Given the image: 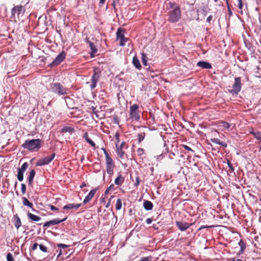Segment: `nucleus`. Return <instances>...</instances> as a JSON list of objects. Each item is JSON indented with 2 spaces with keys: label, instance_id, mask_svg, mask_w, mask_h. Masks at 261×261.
<instances>
[{
  "label": "nucleus",
  "instance_id": "5",
  "mask_svg": "<svg viewBox=\"0 0 261 261\" xmlns=\"http://www.w3.org/2000/svg\"><path fill=\"white\" fill-rule=\"evenodd\" d=\"M242 79L241 77L234 78V82L232 85V89L229 90V92L232 94L237 95L241 91L242 88Z\"/></svg>",
  "mask_w": 261,
  "mask_h": 261
},
{
  "label": "nucleus",
  "instance_id": "32",
  "mask_svg": "<svg viewBox=\"0 0 261 261\" xmlns=\"http://www.w3.org/2000/svg\"><path fill=\"white\" fill-rule=\"evenodd\" d=\"M141 60H142V64L144 66L147 65V58L145 54H144V53H142L141 54Z\"/></svg>",
  "mask_w": 261,
  "mask_h": 261
},
{
  "label": "nucleus",
  "instance_id": "4",
  "mask_svg": "<svg viewBox=\"0 0 261 261\" xmlns=\"http://www.w3.org/2000/svg\"><path fill=\"white\" fill-rule=\"evenodd\" d=\"M100 76L101 71L100 69L97 67H94L93 68V74L91 80V84L90 85V88L92 90L96 87L97 83L98 82Z\"/></svg>",
  "mask_w": 261,
  "mask_h": 261
},
{
  "label": "nucleus",
  "instance_id": "8",
  "mask_svg": "<svg viewBox=\"0 0 261 261\" xmlns=\"http://www.w3.org/2000/svg\"><path fill=\"white\" fill-rule=\"evenodd\" d=\"M125 31L119 28L116 32V37L117 40H120L119 45L123 46L125 45V43L128 40L127 38H125L124 35Z\"/></svg>",
  "mask_w": 261,
  "mask_h": 261
},
{
  "label": "nucleus",
  "instance_id": "14",
  "mask_svg": "<svg viewBox=\"0 0 261 261\" xmlns=\"http://www.w3.org/2000/svg\"><path fill=\"white\" fill-rule=\"evenodd\" d=\"M124 144V142H122L120 145H119V144H116L117 155L121 159H123L124 158V152L122 150V147Z\"/></svg>",
  "mask_w": 261,
  "mask_h": 261
},
{
  "label": "nucleus",
  "instance_id": "19",
  "mask_svg": "<svg viewBox=\"0 0 261 261\" xmlns=\"http://www.w3.org/2000/svg\"><path fill=\"white\" fill-rule=\"evenodd\" d=\"M89 47H90V49L91 50V51L90 53V57L91 58H93L95 56L96 53L97 51V49L96 48V46L93 42H89Z\"/></svg>",
  "mask_w": 261,
  "mask_h": 261
},
{
  "label": "nucleus",
  "instance_id": "61",
  "mask_svg": "<svg viewBox=\"0 0 261 261\" xmlns=\"http://www.w3.org/2000/svg\"><path fill=\"white\" fill-rule=\"evenodd\" d=\"M85 42H87V43H88L89 44V42H91L90 40H89V38H86L85 39Z\"/></svg>",
  "mask_w": 261,
  "mask_h": 261
},
{
  "label": "nucleus",
  "instance_id": "60",
  "mask_svg": "<svg viewBox=\"0 0 261 261\" xmlns=\"http://www.w3.org/2000/svg\"><path fill=\"white\" fill-rule=\"evenodd\" d=\"M86 186V184L85 183V182H83L81 186H80V188H83L85 187Z\"/></svg>",
  "mask_w": 261,
  "mask_h": 261
},
{
  "label": "nucleus",
  "instance_id": "43",
  "mask_svg": "<svg viewBox=\"0 0 261 261\" xmlns=\"http://www.w3.org/2000/svg\"><path fill=\"white\" fill-rule=\"evenodd\" d=\"M238 7L240 10H242L243 9V7L242 1L239 0V1H238ZM241 13H242V11H241Z\"/></svg>",
  "mask_w": 261,
  "mask_h": 261
},
{
  "label": "nucleus",
  "instance_id": "35",
  "mask_svg": "<svg viewBox=\"0 0 261 261\" xmlns=\"http://www.w3.org/2000/svg\"><path fill=\"white\" fill-rule=\"evenodd\" d=\"M122 207V202L120 198H118L116 203V209L117 210H120Z\"/></svg>",
  "mask_w": 261,
  "mask_h": 261
},
{
  "label": "nucleus",
  "instance_id": "21",
  "mask_svg": "<svg viewBox=\"0 0 261 261\" xmlns=\"http://www.w3.org/2000/svg\"><path fill=\"white\" fill-rule=\"evenodd\" d=\"M13 218L14 219V226L17 228V229H18L21 225V222L20 219L17 214L15 215L13 217Z\"/></svg>",
  "mask_w": 261,
  "mask_h": 261
},
{
  "label": "nucleus",
  "instance_id": "26",
  "mask_svg": "<svg viewBox=\"0 0 261 261\" xmlns=\"http://www.w3.org/2000/svg\"><path fill=\"white\" fill-rule=\"evenodd\" d=\"M83 138L85 139V140L89 143L92 147H95V143L89 137L88 134L87 133H85L84 135Z\"/></svg>",
  "mask_w": 261,
  "mask_h": 261
},
{
  "label": "nucleus",
  "instance_id": "46",
  "mask_svg": "<svg viewBox=\"0 0 261 261\" xmlns=\"http://www.w3.org/2000/svg\"><path fill=\"white\" fill-rule=\"evenodd\" d=\"M140 184V177L139 176H137L135 179V186L136 187H138Z\"/></svg>",
  "mask_w": 261,
  "mask_h": 261
},
{
  "label": "nucleus",
  "instance_id": "54",
  "mask_svg": "<svg viewBox=\"0 0 261 261\" xmlns=\"http://www.w3.org/2000/svg\"><path fill=\"white\" fill-rule=\"evenodd\" d=\"M175 153H173V152H170L169 154V158L170 159H173V157L175 156Z\"/></svg>",
  "mask_w": 261,
  "mask_h": 261
},
{
  "label": "nucleus",
  "instance_id": "9",
  "mask_svg": "<svg viewBox=\"0 0 261 261\" xmlns=\"http://www.w3.org/2000/svg\"><path fill=\"white\" fill-rule=\"evenodd\" d=\"M55 153H53L49 156L45 157L43 159H40L36 162V165L37 166H42L48 165L54 159Z\"/></svg>",
  "mask_w": 261,
  "mask_h": 261
},
{
  "label": "nucleus",
  "instance_id": "42",
  "mask_svg": "<svg viewBox=\"0 0 261 261\" xmlns=\"http://www.w3.org/2000/svg\"><path fill=\"white\" fill-rule=\"evenodd\" d=\"M119 137H120V134H119V132H116L115 134V138L116 140V144H118L120 142Z\"/></svg>",
  "mask_w": 261,
  "mask_h": 261
},
{
  "label": "nucleus",
  "instance_id": "64",
  "mask_svg": "<svg viewBox=\"0 0 261 261\" xmlns=\"http://www.w3.org/2000/svg\"><path fill=\"white\" fill-rule=\"evenodd\" d=\"M109 203H108V204H107V205H106V207L107 208H108V207H109Z\"/></svg>",
  "mask_w": 261,
  "mask_h": 261
},
{
  "label": "nucleus",
  "instance_id": "18",
  "mask_svg": "<svg viewBox=\"0 0 261 261\" xmlns=\"http://www.w3.org/2000/svg\"><path fill=\"white\" fill-rule=\"evenodd\" d=\"M210 140L212 142L217 144H219L224 148H226L227 146V144L226 142L221 141L220 139L218 138H212Z\"/></svg>",
  "mask_w": 261,
  "mask_h": 261
},
{
  "label": "nucleus",
  "instance_id": "58",
  "mask_svg": "<svg viewBox=\"0 0 261 261\" xmlns=\"http://www.w3.org/2000/svg\"><path fill=\"white\" fill-rule=\"evenodd\" d=\"M213 227L212 226H201L200 228H199V230H201L203 228H209V227Z\"/></svg>",
  "mask_w": 261,
  "mask_h": 261
},
{
  "label": "nucleus",
  "instance_id": "12",
  "mask_svg": "<svg viewBox=\"0 0 261 261\" xmlns=\"http://www.w3.org/2000/svg\"><path fill=\"white\" fill-rule=\"evenodd\" d=\"M67 219V217L63 219H60L59 218L55 219L54 220H51L48 221H46L45 223L43 224L44 227H47L51 225H55L57 224H58L62 222L65 221Z\"/></svg>",
  "mask_w": 261,
  "mask_h": 261
},
{
  "label": "nucleus",
  "instance_id": "55",
  "mask_svg": "<svg viewBox=\"0 0 261 261\" xmlns=\"http://www.w3.org/2000/svg\"><path fill=\"white\" fill-rule=\"evenodd\" d=\"M152 220L151 218H147L146 220L147 224H150L151 223Z\"/></svg>",
  "mask_w": 261,
  "mask_h": 261
},
{
  "label": "nucleus",
  "instance_id": "62",
  "mask_svg": "<svg viewBox=\"0 0 261 261\" xmlns=\"http://www.w3.org/2000/svg\"><path fill=\"white\" fill-rule=\"evenodd\" d=\"M232 261H243L242 259H236V258H233L232 259Z\"/></svg>",
  "mask_w": 261,
  "mask_h": 261
},
{
  "label": "nucleus",
  "instance_id": "25",
  "mask_svg": "<svg viewBox=\"0 0 261 261\" xmlns=\"http://www.w3.org/2000/svg\"><path fill=\"white\" fill-rule=\"evenodd\" d=\"M27 215L29 218L33 221H39L41 219L39 216L35 215L30 212L28 213Z\"/></svg>",
  "mask_w": 261,
  "mask_h": 261
},
{
  "label": "nucleus",
  "instance_id": "31",
  "mask_svg": "<svg viewBox=\"0 0 261 261\" xmlns=\"http://www.w3.org/2000/svg\"><path fill=\"white\" fill-rule=\"evenodd\" d=\"M106 166H114V162L110 155L106 156Z\"/></svg>",
  "mask_w": 261,
  "mask_h": 261
},
{
  "label": "nucleus",
  "instance_id": "22",
  "mask_svg": "<svg viewBox=\"0 0 261 261\" xmlns=\"http://www.w3.org/2000/svg\"><path fill=\"white\" fill-rule=\"evenodd\" d=\"M143 207L146 211H150L153 208V205L151 201L145 200L143 203Z\"/></svg>",
  "mask_w": 261,
  "mask_h": 261
},
{
  "label": "nucleus",
  "instance_id": "17",
  "mask_svg": "<svg viewBox=\"0 0 261 261\" xmlns=\"http://www.w3.org/2000/svg\"><path fill=\"white\" fill-rule=\"evenodd\" d=\"M36 172L35 170L32 169L30 171L29 175L28 177V180L29 186H32L33 180L35 175Z\"/></svg>",
  "mask_w": 261,
  "mask_h": 261
},
{
  "label": "nucleus",
  "instance_id": "30",
  "mask_svg": "<svg viewBox=\"0 0 261 261\" xmlns=\"http://www.w3.org/2000/svg\"><path fill=\"white\" fill-rule=\"evenodd\" d=\"M250 133L256 138L258 140L261 142V133L259 132H254L253 130L250 131Z\"/></svg>",
  "mask_w": 261,
  "mask_h": 261
},
{
  "label": "nucleus",
  "instance_id": "3",
  "mask_svg": "<svg viewBox=\"0 0 261 261\" xmlns=\"http://www.w3.org/2000/svg\"><path fill=\"white\" fill-rule=\"evenodd\" d=\"M50 88L51 91L59 96L67 95L69 92V89L60 83H54L51 84Z\"/></svg>",
  "mask_w": 261,
  "mask_h": 261
},
{
  "label": "nucleus",
  "instance_id": "45",
  "mask_svg": "<svg viewBox=\"0 0 261 261\" xmlns=\"http://www.w3.org/2000/svg\"><path fill=\"white\" fill-rule=\"evenodd\" d=\"M57 247H59V248H62V249H65V248H66L68 247V245H66L65 244H58L57 245Z\"/></svg>",
  "mask_w": 261,
  "mask_h": 261
},
{
  "label": "nucleus",
  "instance_id": "27",
  "mask_svg": "<svg viewBox=\"0 0 261 261\" xmlns=\"http://www.w3.org/2000/svg\"><path fill=\"white\" fill-rule=\"evenodd\" d=\"M124 179L122 176L121 175H119L118 177H117L115 180V184L116 185H121L124 182Z\"/></svg>",
  "mask_w": 261,
  "mask_h": 261
},
{
  "label": "nucleus",
  "instance_id": "38",
  "mask_svg": "<svg viewBox=\"0 0 261 261\" xmlns=\"http://www.w3.org/2000/svg\"><path fill=\"white\" fill-rule=\"evenodd\" d=\"M113 122L116 124H119L120 122V119L117 115H114L113 117Z\"/></svg>",
  "mask_w": 261,
  "mask_h": 261
},
{
  "label": "nucleus",
  "instance_id": "48",
  "mask_svg": "<svg viewBox=\"0 0 261 261\" xmlns=\"http://www.w3.org/2000/svg\"><path fill=\"white\" fill-rule=\"evenodd\" d=\"M182 147L186 150H188V151H191V152H194L193 150H192L190 147H189L188 146L186 145H182Z\"/></svg>",
  "mask_w": 261,
  "mask_h": 261
},
{
  "label": "nucleus",
  "instance_id": "6",
  "mask_svg": "<svg viewBox=\"0 0 261 261\" xmlns=\"http://www.w3.org/2000/svg\"><path fill=\"white\" fill-rule=\"evenodd\" d=\"M25 12L23 7L21 5L15 6L11 11L12 18L14 19L16 18L19 19L20 16H22Z\"/></svg>",
  "mask_w": 261,
  "mask_h": 261
},
{
  "label": "nucleus",
  "instance_id": "28",
  "mask_svg": "<svg viewBox=\"0 0 261 261\" xmlns=\"http://www.w3.org/2000/svg\"><path fill=\"white\" fill-rule=\"evenodd\" d=\"M74 132V128L70 126H64L61 130V133H72Z\"/></svg>",
  "mask_w": 261,
  "mask_h": 261
},
{
  "label": "nucleus",
  "instance_id": "50",
  "mask_svg": "<svg viewBox=\"0 0 261 261\" xmlns=\"http://www.w3.org/2000/svg\"><path fill=\"white\" fill-rule=\"evenodd\" d=\"M207 10H208V8H207V7H203V8H202V11L203 12V14H204L205 15H206Z\"/></svg>",
  "mask_w": 261,
  "mask_h": 261
},
{
  "label": "nucleus",
  "instance_id": "37",
  "mask_svg": "<svg viewBox=\"0 0 261 261\" xmlns=\"http://www.w3.org/2000/svg\"><path fill=\"white\" fill-rule=\"evenodd\" d=\"M40 249L43 252H46L47 251V248L46 246L43 244H40L39 246Z\"/></svg>",
  "mask_w": 261,
  "mask_h": 261
},
{
  "label": "nucleus",
  "instance_id": "59",
  "mask_svg": "<svg viewBox=\"0 0 261 261\" xmlns=\"http://www.w3.org/2000/svg\"><path fill=\"white\" fill-rule=\"evenodd\" d=\"M105 1L106 0H100V1H99L100 6L102 5L105 3Z\"/></svg>",
  "mask_w": 261,
  "mask_h": 261
},
{
  "label": "nucleus",
  "instance_id": "15",
  "mask_svg": "<svg viewBox=\"0 0 261 261\" xmlns=\"http://www.w3.org/2000/svg\"><path fill=\"white\" fill-rule=\"evenodd\" d=\"M97 190V188H95V189L91 190L90 192L89 193V194L86 196V197L84 199V200L83 201V203L86 204L88 202H89L92 199L93 196H94Z\"/></svg>",
  "mask_w": 261,
  "mask_h": 261
},
{
  "label": "nucleus",
  "instance_id": "24",
  "mask_svg": "<svg viewBox=\"0 0 261 261\" xmlns=\"http://www.w3.org/2000/svg\"><path fill=\"white\" fill-rule=\"evenodd\" d=\"M133 63L134 66L138 69H140L141 68V65L140 64V61L138 58L135 56L133 59Z\"/></svg>",
  "mask_w": 261,
  "mask_h": 261
},
{
  "label": "nucleus",
  "instance_id": "10",
  "mask_svg": "<svg viewBox=\"0 0 261 261\" xmlns=\"http://www.w3.org/2000/svg\"><path fill=\"white\" fill-rule=\"evenodd\" d=\"M65 57L66 53L64 51H62L56 57L49 66L53 67L59 65L65 59Z\"/></svg>",
  "mask_w": 261,
  "mask_h": 261
},
{
  "label": "nucleus",
  "instance_id": "2",
  "mask_svg": "<svg viewBox=\"0 0 261 261\" xmlns=\"http://www.w3.org/2000/svg\"><path fill=\"white\" fill-rule=\"evenodd\" d=\"M21 146L30 151H37L41 148V140L39 139L26 140Z\"/></svg>",
  "mask_w": 261,
  "mask_h": 261
},
{
  "label": "nucleus",
  "instance_id": "41",
  "mask_svg": "<svg viewBox=\"0 0 261 261\" xmlns=\"http://www.w3.org/2000/svg\"><path fill=\"white\" fill-rule=\"evenodd\" d=\"M21 191L22 194L23 195L26 192V186L24 184H21Z\"/></svg>",
  "mask_w": 261,
  "mask_h": 261
},
{
  "label": "nucleus",
  "instance_id": "52",
  "mask_svg": "<svg viewBox=\"0 0 261 261\" xmlns=\"http://www.w3.org/2000/svg\"><path fill=\"white\" fill-rule=\"evenodd\" d=\"M113 187V185H111L109 188H108L106 190V191H105V194H107L109 193V191L110 190V189H111Z\"/></svg>",
  "mask_w": 261,
  "mask_h": 261
},
{
  "label": "nucleus",
  "instance_id": "39",
  "mask_svg": "<svg viewBox=\"0 0 261 261\" xmlns=\"http://www.w3.org/2000/svg\"><path fill=\"white\" fill-rule=\"evenodd\" d=\"M221 124H222L221 126L223 127H224V128H225L226 129L229 128L230 127V126L229 123H228V122H223H223H221Z\"/></svg>",
  "mask_w": 261,
  "mask_h": 261
},
{
  "label": "nucleus",
  "instance_id": "29",
  "mask_svg": "<svg viewBox=\"0 0 261 261\" xmlns=\"http://www.w3.org/2000/svg\"><path fill=\"white\" fill-rule=\"evenodd\" d=\"M22 203L25 206H27L31 208H33V204L30 201L28 200V199L25 197H22Z\"/></svg>",
  "mask_w": 261,
  "mask_h": 261
},
{
  "label": "nucleus",
  "instance_id": "57",
  "mask_svg": "<svg viewBox=\"0 0 261 261\" xmlns=\"http://www.w3.org/2000/svg\"><path fill=\"white\" fill-rule=\"evenodd\" d=\"M102 150H103V153H104V154H105V156H107H107H108V155H109V154H108V153L107 152V150H106V149H105V148H102Z\"/></svg>",
  "mask_w": 261,
  "mask_h": 261
},
{
  "label": "nucleus",
  "instance_id": "47",
  "mask_svg": "<svg viewBox=\"0 0 261 261\" xmlns=\"http://www.w3.org/2000/svg\"><path fill=\"white\" fill-rule=\"evenodd\" d=\"M226 4H227V8H228V14L229 15H232V12L231 11V9L230 8V6H229V5L228 4V2L227 0H226Z\"/></svg>",
  "mask_w": 261,
  "mask_h": 261
},
{
  "label": "nucleus",
  "instance_id": "33",
  "mask_svg": "<svg viewBox=\"0 0 261 261\" xmlns=\"http://www.w3.org/2000/svg\"><path fill=\"white\" fill-rule=\"evenodd\" d=\"M145 137V133H141L138 134V138H137L138 142L139 143L141 142V141H142L144 140Z\"/></svg>",
  "mask_w": 261,
  "mask_h": 261
},
{
  "label": "nucleus",
  "instance_id": "1",
  "mask_svg": "<svg viewBox=\"0 0 261 261\" xmlns=\"http://www.w3.org/2000/svg\"><path fill=\"white\" fill-rule=\"evenodd\" d=\"M168 21L172 23L178 21L181 18V9L178 5L174 2H169L167 6Z\"/></svg>",
  "mask_w": 261,
  "mask_h": 261
},
{
  "label": "nucleus",
  "instance_id": "63",
  "mask_svg": "<svg viewBox=\"0 0 261 261\" xmlns=\"http://www.w3.org/2000/svg\"><path fill=\"white\" fill-rule=\"evenodd\" d=\"M62 254L61 249L60 250L58 256H59Z\"/></svg>",
  "mask_w": 261,
  "mask_h": 261
},
{
  "label": "nucleus",
  "instance_id": "7",
  "mask_svg": "<svg viewBox=\"0 0 261 261\" xmlns=\"http://www.w3.org/2000/svg\"><path fill=\"white\" fill-rule=\"evenodd\" d=\"M139 106L137 104H134L130 107V118L133 120H139L140 116L138 112Z\"/></svg>",
  "mask_w": 261,
  "mask_h": 261
},
{
  "label": "nucleus",
  "instance_id": "51",
  "mask_svg": "<svg viewBox=\"0 0 261 261\" xmlns=\"http://www.w3.org/2000/svg\"><path fill=\"white\" fill-rule=\"evenodd\" d=\"M38 246V245L37 243H34L32 246V249L33 250H35L37 248Z\"/></svg>",
  "mask_w": 261,
  "mask_h": 261
},
{
  "label": "nucleus",
  "instance_id": "11",
  "mask_svg": "<svg viewBox=\"0 0 261 261\" xmlns=\"http://www.w3.org/2000/svg\"><path fill=\"white\" fill-rule=\"evenodd\" d=\"M29 166L27 162L24 163L20 168L18 169L17 177L19 181H22L23 179V174Z\"/></svg>",
  "mask_w": 261,
  "mask_h": 261
},
{
  "label": "nucleus",
  "instance_id": "13",
  "mask_svg": "<svg viewBox=\"0 0 261 261\" xmlns=\"http://www.w3.org/2000/svg\"><path fill=\"white\" fill-rule=\"evenodd\" d=\"M175 224L178 228L181 231H185L192 225V224L182 221H176Z\"/></svg>",
  "mask_w": 261,
  "mask_h": 261
},
{
  "label": "nucleus",
  "instance_id": "53",
  "mask_svg": "<svg viewBox=\"0 0 261 261\" xmlns=\"http://www.w3.org/2000/svg\"><path fill=\"white\" fill-rule=\"evenodd\" d=\"M213 19V16L212 15H210L206 19V21L208 23H210L211 20H212Z\"/></svg>",
  "mask_w": 261,
  "mask_h": 261
},
{
  "label": "nucleus",
  "instance_id": "20",
  "mask_svg": "<svg viewBox=\"0 0 261 261\" xmlns=\"http://www.w3.org/2000/svg\"><path fill=\"white\" fill-rule=\"evenodd\" d=\"M81 204H82L81 203L76 204H75L73 203H69V204L64 205L63 206V209L64 210H71L72 208L77 209L81 206Z\"/></svg>",
  "mask_w": 261,
  "mask_h": 261
},
{
  "label": "nucleus",
  "instance_id": "23",
  "mask_svg": "<svg viewBox=\"0 0 261 261\" xmlns=\"http://www.w3.org/2000/svg\"><path fill=\"white\" fill-rule=\"evenodd\" d=\"M238 245L240 247V250L238 252L239 255H241L243 254L246 249V244L244 242V241L242 240H240Z\"/></svg>",
  "mask_w": 261,
  "mask_h": 261
},
{
  "label": "nucleus",
  "instance_id": "34",
  "mask_svg": "<svg viewBox=\"0 0 261 261\" xmlns=\"http://www.w3.org/2000/svg\"><path fill=\"white\" fill-rule=\"evenodd\" d=\"M114 167V166H106V170L107 173L110 174L112 175L113 173V168Z\"/></svg>",
  "mask_w": 261,
  "mask_h": 261
},
{
  "label": "nucleus",
  "instance_id": "49",
  "mask_svg": "<svg viewBox=\"0 0 261 261\" xmlns=\"http://www.w3.org/2000/svg\"><path fill=\"white\" fill-rule=\"evenodd\" d=\"M48 206L50 207L51 211H58L59 210L57 207L51 204H49Z\"/></svg>",
  "mask_w": 261,
  "mask_h": 261
},
{
  "label": "nucleus",
  "instance_id": "40",
  "mask_svg": "<svg viewBox=\"0 0 261 261\" xmlns=\"http://www.w3.org/2000/svg\"><path fill=\"white\" fill-rule=\"evenodd\" d=\"M7 261H14V258L12 254L11 253H8L7 255Z\"/></svg>",
  "mask_w": 261,
  "mask_h": 261
},
{
  "label": "nucleus",
  "instance_id": "16",
  "mask_svg": "<svg viewBox=\"0 0 261 261\" xmlns=\"http://www.w3.org/2000/svg\"><path fill=\"white\" fill-rule=\"evenodd\" d=\"M197 66L202 69H209L212 68L211 64L206 61H199L197 63Z\"/></svg>",
  "mask_w": 261,
  "mask_h": 261
},
{
  "label": "nucleus",
  "instance_id": "44",
  "mask_svg": "<svg viewBox=\"0 0 261 261\" xmlns=\"http://www.w3.org/2000/svg\"><path fill=\"white\" fill-rule=\"evenodd\" d=\"M137 153L139 155H142L144 153V150L143 148H139L137 150Z\"/></svg>",
  "mask_w": 261,
  "mask_h": 261
},
{
  "label": "nucleus",
  "instance_id": "36",
  "mask_svg": "<svg viewBox=\"0 0 261 261\" xmlns=\"http://www.w3.org/2000/svg\"><path fill=\"white\" fill-rule=\"evenodd\" d=\"M227 164L229 168L230 172H233L234 170V168L232 166V165L231 164V162L228 160H227Z\"/></svg>",
  "mask_w": 261,
  "mask_h": 261
},
{
  "label": "nucleus",
  "instance_id": "56",
  "mask_svg": "<svg viewBox=\"0 0 261 261\" xmlns=\"http://www.w3.org/2000/svg\"><path fill=\"white\" fill-rule=\"evenodd\" d=\"M91 108L92 109V110H93V113H94L95 114L97 115V113L98 112V111H97V110H96V108H94V107H92V108Z\"/></svg>",
  "mask_w": 261,
  "mask_h": 261
}]
</instances>
